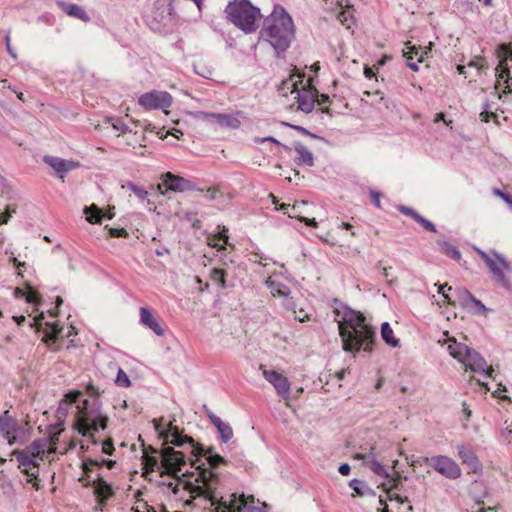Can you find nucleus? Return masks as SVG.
<instances>
[{
    "mask_svg": "<svg viewBox=\"0 0 512 512\" xmlns=\"http://www.w3.org/2000/svg\"><path fill=\"white\" fill-rule=\"evenodd\" d=\"M15 212V208H11L10 206H8L5 212L0 215V225L6 224L11 218L12 214H14Z\"/></svg>",
    "mask_w": 512,
    "mask_h": 512,
    "instance_id": "864d4df0",
    "label": "nucleus"
},
{
    "mask_svg": "<svg viewBox=\"0 0 512 512\" xmlns=\"http://www.w3.org/2000/svg\"><path fill=\"white\" fill-rule=\"evenodd\" d=\"M204 119L214 121L221 127L236 129L240 126V121L230 114L224 113H203Z\"/></svg>",
    "mask_w": 512,
    "mask_h": 512,
    "instance_id": "412c9836",
    "label": "nucleus"
},
{
    "mask_svg": "<svg viewBox=\"0 0 512 512\" xmlns=\"http://www.w3.org/2000/svg\"><path fill=\"white\" fill-rule=\"evenodd\" d=\"M44 318L43 313H41L39 316H36L33 319V322L30 324L32 328H36V330H39L41 327V320Z\"/></svg>",
    "mask_w": 512,
    "mask_h": 512,
    "instance_id": "338daca9",
    "label": "nucleus"
},
{
    "mask_svg": "<svg viewBox=\"0 0 512 512\" xmlns=\"http://www.w3.org/2000/svg\"><path fill=\"white\" fill-rule=\"evenodd\" d=\"M416 222H418L426 231H430L433 233L436 232L435 225L432 222L425 219L424 217H422L421 215L418 216Z\"/></svg>",
    "mask_w": 512,
    "mask_h": 512,
    "instance_id": "8fccbe9b",
    "label": "nucleus"
},
{
    "mask_svg": "<svg viewBox=\"0 0 512 512\" xmlns=\"http://www.w3.org/2000/svg\"><path fill=\"white\" fill-rule=\"evenodd\" d=\"M225 13L230 21L246 33L256 31L261 14L248 0H232Z\"/></svg>",
    "mask_w": 512,
    "mask_h": 512,
    "instance_id": "423d86ee",
    "label": "nucleus"
},
{
    "mask_svg": "<svg viewBox=\"0 0 512 512\" xmlns=\"http://www.w3.org/2000/svg\"><path fill=\"white\" fill-rule=\"evenodd\" d=\"M431 50V47L429 46L425 50H423L421 47L417 48L415 46H409L407 44L406 49L403 51L404 57L407 60V65L413 70L418 71V63H421L424 61V57L428 54V51Z\"/></svg>",
    "mask_w": 512,
    "mask_h": 512,
    "instance_id": "6ab92c4d",
    "label": "nucleus"
},
{
    "mask_svg": "<svg viewBox=\"0 0 512 512\" xmlns=\"http://www.w3.org/2000/svg\"><path fill=\"white\" fill-rule=\"evenodd\" d=\"M457 451H458V456L461 459L462 463L468 467L469 473H475V474L482 473V470H483L482 463L480 462V460L476 456L475 452L471 448H469L463 444H460V445H457Z\"/></svg>",
    "mask_w": 512,
    "mask_h": 512,
    "instance_id": "f3484780",
    "label": "nucleus"
},
{
    "mask_svg": "<svg viewBox=\"0 0 512 512\" xmlns=\"http://www.w3.org/2000/svg\"><path fill=\"white\" fill-rule=\"evenodd\" d=\"M142 464L146 472L159 471L163 468L161 466V460L159 461L157 456L147 455L146 452H144V455L142 456Z\"/></svg>",
    "mask_w": 512,
    "mask_h": 512,
    "instance_id": "7c9ffc66",
    "label": "nucleus"
},
{
    "mask_svg": "<svg viewBox=\"0 0 512 512\" xmlns=\"http://www.w3.org/2000/svg\"><path fill=\"white\" fill-rule=\"evenodd\" d=\"M12 456L16 457L19 462V468L23 473H28V469L37 468V463L27 452L22 450H14L11 453Z\"/></svg>",
    "mask_w": 512,
    "mask_h": 512,
    "instance_id": "393cba45",
    "label": "nucleus"
},
{
    "mask_svg": "<svg viewBox=\"0 0 512 512\" xmlns=\"http://www.w3.org/2000/svg\"><path fill=\"white\" fill-rule=\"evenodd\" d=\"M338 328L344 351L355 353L360 349L372 350L375 332L362 313L345 308L338 320Z\"/></svg>",
    "mask_w": 512,
    "mask_h": 512,
    "instance_id": "f257e3e1",
    "label": "nucleus"
},
{
    "mask_svg": "<svg viewBox=\"0 0 512 512\" xmlns=\"http://www.w3.org/2000/svg\"><path fill=\"white\" fill-rule=\"evenodd\" d=\"M108 418L103 415H99L94 418L91 422L88 414L84 411H80L76 427L80 434L86 436L91 431H98L99 429L104 430L107 427Z\"/></svg>",
    "mask_w": 512,
    "mask_h": 512,
    "instance_id": "4468645a",
    "label": "nucleus"
},
{
    "mask_svg": "<svg viewBox=\"0 0 512 512\" xmlns=\"http://www.w3.org/2000/svg\"><path fill=\"white\" fill-rule=\"evenodd\" d=\"M219 193L220 191L217 187H210L206 190V197L209 200H215Z\"/></svg>",
    "mask_w": 512,
    "mask_h": 512,
    "instance_id": "e2e57ef3",
    "label": "nucleus"
},
{
    "mask_svg": "<svg viewBox=\"0 0 512 512\" xmlns=\"http://www.w3.org/2000/svg\"><path fill=\"white\" fill-rule=\"evenodd\" d=\"M173 98L167 91L152 90L142 94L138 98V104L144 110H162L168 114V108L172 105Z\"/></svg>",
    "mask_w": 512,
    "mask_h": 512,
    "instance_id": "9d476101",
    "label": "nucleus"
},
{
    "mask_svg": "<svg viewBox=\"0 0 512 512\" xmlns=\"http://www.w3.org/2000/svg\"><path fill=\"white\" fill-rule=\"evenodd\" d=\"M486 66V61L483 57L478 56L475 59L471 60L467 67L476 68L478 71L482 70Z\"/></svg>",
    "mask_w": 512,
    "mask_h": 512,
    "instance_id": "3c124183",
    "label": "nucleus"
},
{
    "mask_svg": "<svg viewBox=\"0 0 512 512\" xmlns=\"http://www.w3.org/2000/svg\"><path fill=\"white\" fill-rule=\"evenodd\" d=\"M24 298L30 304L39 305L41 303V295L29 284L26 285Z\"/></svg>",
    "mask_w": 512,
    "mask_h": 512,
    "instance_id": "58836bf2",
    "label": "nucleus"
},
{
    "mask_svg": "<svg viewBox=\"0 0 512 512\" xmlns=\"http://www.w3.org/2000/svg\"><path fill=\"white\" fill-rule=\"evenodd\" d=\"M45 162L59 174L66 173L73 168L70 162L57 157H45Z\"/></svg>",
    "mask_w": 512,
    "mask_h": 512,
    "instance_id": "c756f323",
    "label": "nucleus"
},
{
    "mask_svg": "<svg viewBox=\"0 0 512 512\" xmlns=\"http://www.w3.org/2000/svg\"><path fill=\"white\" fill-rule=\"evenodd\" d=\"M160 457L161 466L163 467L161 476H173L175 482H169L167 486L176 495L179 492V486L181 484L184 485V480L186 479L183 475L181 477L178 476V473L182 471V467L186 465V454L184 450H175L173 447L166 446L160 450ZM163 485H166V483L164 482Z\"/></svg>",
    "mask_w": 512,
    "mask_h": 512,
    "instance_id": "0eeeda50",
    "label": "nucleus"
},
{
    "mask_svg": "<svg viewBox=\"0 0 512 512\" xmlns=\"http://www.w3.org/2000/svg\"><path fill=\"white\" fill-rule=\"evenodd\" d=\"M103 465H106L109 469L114 468L116 465V461L114 460H105L97 461L93 459H88L85 462H83L82 468L87 471H92L94 467H101Z\"/></svg>",
    "mask_w": 512,
    "mask_h": 512,
    "instance_id": "72a5a7b5",
    "label": "nucleus"
},
{
    "mask_svg": "<svg viewBox=\"0 0 512 512\" xmlns=\"http://www.w3.org/2000/svg\"><path fill=\"white\" fill-rule=\"evenodd\" d=\"M62 328L57 323L51 324V331L47 332L44 337L42 338V341L44 343H49L50 341H55L58 337V335L61 333Z\"/></svg>",
    "mask_w": 512,
    "mask_h": 512,
    "instance_id": "37998d69",
    "label": "nucleus"
},
{
    "mask_svg": "<svg viewBox=\"0 0 512 512\" xmlns=\"http://www.w3.org/2000/svg\"><path fill=\"white\" fill-rule=\"evenodd\" d=\"M487 496H488V491L486 489L483 491V493L481 495H476V494L474 495V497L476 499V503L479 506V508L472 512H496L495 508H492V507L484 508L483 507V505H484L483 499L486 498Z\"/></svg>",
    "mask_w": 512,
    "mask_h": 512,
    "instance_id": "c03bdc74",
    "label": "nucleus"
},
{
    "mask_svg": "<svg viewBox=\"0 0 512 512\" xmlns=\"http://www.w3.org/2000/svg\"><path fill=\"white\" fill-rule=\"evenodd\" d=\"M115 382H116V384L118 386L124 387V388H128L131 385V382H130V379H129L128 375L121 368L117 372V376H116Z\"/></svg>",
    "mask_w": 512,
    "mask_h": 512,
    "instance_id": "49530a36",
    "label": "nucleus"
},
{
    "mask_svg": "<svg viewBox=\"0 0 512 512\" xmlns=\"http://www.w3.org/2000/svg\"><path fill=\"white\" fill-rule=\"evenodd\" d=\"M84 214L86 215V220L91 224H100L104 217L103 211L96 204L85 207Z\"/></svg>",
    "mask_w": 512,
    "mask_h": 512,
    "instance_id": "c85d7f7f",
    "label": "nucleus"
},
{
    "mask_svg": "<svg viewBox=\"0 0 512 512\" xmlns=\"http://www.w3.org/2000/svg\"><path fill=\"white\" fill-rule=\"evenodd\" d=\"M109 236L112 238H127L129 236L128 232L124 228H110Z\"/></svg>",
    "mask_w": 512,
    "mask_h": 512,
    "instance_id": "603ef678",
    "label": "nucleus"
},
{
    "mask_svg": "<svg viewBox=\"0 0 512 512\" xmlns=\"http://www.w3.org/2000/svg\"><path fill=\"white\" fill-rule=\"evenodd\" d=\"M28 476L27 482L32 484L35 490H40L41 486L38 480V471L35 468L28 469V473H25Z\"/></svg>",
    "mask_w": 512,
    "mask_h": 512,
    "instance_id": "de8ad7c7",
    "label": "nucleus"
},
{
    "mask_svg": "<svg viewBox=\"0 0 512 512\" xmlns=\"http://www.w3.org/2000/svg\"><path fill=\"white\" fill-rule=\"evenodd\" d=\"M291 76L289 79L284 80L281 84V90H291L294 102L291 104L292 108L296 110L309 113L313 110L316 103L317 89L312 86L311 79L307 80V83L303 84L304 75Z\"/></svg>",
    "mask_w": 512,
    "mask_h": 512,
    "instance_id": "39448f33",
    "label": "nucleus"
},
{
    "mask_svg": "<svg viewBox=\"0 0 512 512\" xmlns=\"http://www.w3.org/2000/svg\"><path fill=\"white\" fill-rule=\"evenodd\" d=\"M437 286V284H435ZM452 291V287L448 286L447 284H439L438 285V293L442 295L443 297V300H442V303L445 304H451V305H455V300L452 299V296L448 293Z\"/></svg>",
    "mask_w": 512,
    "mask_h": 512,
    "instance_id": "a19ab883",
    "label": "nucleus"
},
{
    "mask_svg": "<svg viewBox=\"0 0 512 512\" xmlns=\"http://www.w3.org/2000/svg\"><path fill=\"white\" fill-rule=\"evenodd\" d=\"M94 494L100 506L106 504V501L113 496L114 492L111 487L100 475L93 479Z\"/></svg>",
    "mask_w": 512,
    "mask_h": 512,
    "instance_id": "aec40b11",
    "label": "nucleus"
},
{
    "mask_svg": "<svg viewBox=\"0 0 512 512\" xmlns=\"http://www.w3.org/2000/svg\"><path fill=\"white\" fill-rule=\"evenodd\" d=\"M112 127L116 131H120L123 134L126 133V126L119 120H115L114 122H112Z\"/></svg>",
    "mask_w": 512,
    "mask_h": 512,
    "instance_id": "69168bd1",
    "label": "nucleus"
},
{
    "mask_svg": "<svg viewBox=\"0 0 512 512\" xmlns=\"http://www.w3.org/2000/svg\"><path fill=\"white\" fill-rule=\"evenodd\" d=\"M140 322L151 329L156 335L163 336L164 330L158 320L152 315L146 307L140 308Z\"/></svg>",
    "mask_w": 512,
    "mask_h": 512,
    "instance_id": "4be33fe9",
    "label": "nucleus"
},
{
    "mask_svg": "<svg viewBox=\"0 0 512 512\" xmlns=\"http://www.w3.org/2000/svg\"><path fill=\"white\" fill-rule=\"evenodd\" d=\"M443 343L447 344L449 354L463 364L465 371L469 369L472 372L484 373L490 378L493 377V367L487 365L486 360L478 352L457 342L454 337H448Z\"/></svg>",
    "mask_w": 512,
    "mask_h": 512,
    "instance_id": "20e7f679",
    "label": "nucleus"
},
{
    "mask_svg": "<svg viewBox=\"0 0 512 512\" xmlns=\"http://www.w3.org/2000/svg\"><path fill=\"white\" fill-rule=\"evenodd\" d=\"M497 81L495 89L498 90L504 85L503 94H512V49L507 52L506 57L499 62L496 68Z\"/></svg>",
    "mask_w": 512,
    "mask_h": 512,
    "instance_id": "f8f14e48",
    "label": "nucleus"
},
{
    "mask_svg": "<svg viewBox=\"0 0 512 512\" xmlns=\"http://www.w3.org/2000/svg\"><path fill=\"white\" fill-rule=\"evenodd\" d=\"M482 111L480 112V120L482 122L488 123L493 120L496 124H498V115L491 111V105L489 103L483 104Z\"/></svg>",
    "mask_w": 512,
    "mask_h": 512,
    "instance_id": "e433bc0d",
    "label": "nucleus"
},
{
    "mask_svg": "<svg viewBox=\"0 0 512 512\" xmlns=\"http://www.w3.org/2000/svg\"><path fill=\"white\" fill-rule=\"evenodd\" d=\"M82 396V392L79 390L70 391L65 394L64 399L60 403V407L66 404L76 403Z\"/></svg>",
    "mask_w": 512,
    "mask_h": 512,
    "instance_id": "a18cd8bd",
    "label": "nucleus"
},
{
    "mask_svg": "<svg viewBox=\"0 0 512 512\" xmlns=\"http://www.w3.org/2000/svg\"><path fill=\"white\" fill-rule=\"evenodd\" d=\"M174 422L175 419L170 421L168 424L164 423V418L153 420L155 431L158 433L159 438L163 440V444L185 447V443H192L193 438L183 435Z\"/></svg>",
    "mask_w": 512,
    "mask_h": 512,
    "instance_id": "1a4fd4ad",
    "label": "nucleus"
},
{
    "mask_svg": "<svg viewBox=\"0 0 512 512\" xmlns=\"http://www.w3.org/2000/svg\"><path fill=\"white\" fill-rule=\"evenodd\" d=\"M391 270H392V267H384L382 269L383 277L386 279L388 284H393L397 280L396 277L392 276Z\"/></svg>",
    "mask_w": 512,
    "mask_h": 512,
    "instance_id": "4d7b16f0",
    "label": "nucleus"
},
{
    "mask_svg": "<svg viewBox=\"0 0 512 512\" xmlns=\"http://www.w3.org/2000/svg\"><path fill=\"white\" fill-rule=\"evenodd\" d=\"M381 335L383 340L390 346L396 347L398 345V339L394 337V333L389 323L385 322L381 327Z\"/></svg>",
    "mask_w": 512,
    "mask_h": 512,
    "instance_id": "473e14b6",
    "label": "nucleus"
},
{
    "mask_svg": "<svg viewBox=\"0 0 512 512\" xmlns=\"http://www.w3.org/2000/svg\"><path fill=\"white\" fill-rule=\"evenodd\" d=\"M455 294L458 297L461 305L465 306L468 303H471L473 299L475 298L467 289L465 288H458L455 289Z\"/></svg>",
    "mask_w": 512,
    "mask_h": 512,
    "instance_id": "79ce46f5",
    "label": "nucleus"
},
{
    "mask_svg": "<svg viewBox=\"0 0 512 512\" xmlns=\"http://www.w3.org/2000/svg\"><path fill=\"white\" fill-rule=\"evenodd\" d=\"M260 368L262 369L263 377L273 385L278 396L288 401L290 398V382L288 378L276 370L263 369V366Z\"/></svg>",
    "mask_w": 512,
    "mask_h": 512,
    "instance_id": "ddd939ff",
    "label": "nucleus"
},
{
    "mask_svg": "<svg viewBox=\"0 0 512 512\" xmlns=\"http://www.w3.org/2000/svg\"><path fill=\"white\" fill-rule=\"evenodd\" d=\"M188 446L190 449L191 457L189 458L190 465L192 468H194V471H186L183 473V476L186 478L184 480V489L192 492L194 491L193 482L195 484H198L195 482V479L197 478L198 472L200 471H209L213 474H218L217 472H214L210 469L206 468V463L202 461V458L205 459V461L209 458L210 454L214 453L213 447L204 448L201 444L195 442L193 439L192 443H185V446Z\"/></svg>",
    "mask_w": 512,
    "mask_h": 512,
    "instance_id": "6e6552de",
    "label": "nucleus"
},
{
    "mask_svg": "<svg viewBox=\"0 0 512 512\" xmlns=\"http://www.w3.org/2000/svg\"><path fill=\"white\" fill-rule=\"evenodd\" d=\"M501 436L508 443H512V422L505 421V427L501 431Z\"/></svg>",
    "mask_w": 512,
    "mask_h": 512,
    "instance_id": "09e8293b",
    "label": "nucleus"
},
{
    "mask_svg": "<svg viewBox=\"0 0 512 512\" xmlns=\"http://www.w3.org/2000/svg\"><path fill=\"white\" fill-rule=\"evenodd\" d=\"M193 482L194 491L190 492L193 499L197 497L204 498L209 501L211 506L215 507L216 512H240L246 506L244 495L239 497L236 494H231L228 501L224 500L219 492L220 477L219 474H213L209 471L198 472L197 478Z\"/></svg>",
    "mask_w": 512,
    "mask_h": 512,
    "instance_id": "f03ea898",
    "label": "nucleus"
},
{
    "mask_svg": "<svg viewBox=\"0 0 512 512\" xmlns=\"http://www.w3.org/2000/svg\"><path fill=\"white\" fill-rule=\"evenodd\" d=\"M260 37L277 53L285 51L294 38V25L290 15L281 6H275L265 20Z\"/></svg>",
    "mask_w": 512,
    "mask_h": 512,
    "instance_id": "7ed1b4c3",
    "label": "nucleus"
},
{
    "mask_svg": "<svg viewBox=\"0 0 512 512\" xmlns=\"http://www.w3.org/2000/svg\"><path fill=\"white\" fill-rule=\"evenodd\" d=\"M370 196H371V200H372V203L377 207V208H381V193L380 192H377V191H372L370 193Z\"/></svg>",
    "mask_w": 512,
    "mask_h": 512,
    "instance_id": "bf43d9fd",
    "label": "nucleus"
},
{
    "mask_svg": "<svg viewBox=\"0 0 512 512\" xmlns=\"http://www.w3.org/2000/svg\"><path fill=\"white\" fill-rule=\"evenodd\" d=\"M163 186L165 187V191L184 192L193 189V183L191 181L174 175L171 172H167L164 175L163 182L158 185V188L161 190Z\"/></svg>",
    "mask_w": 512,
    "mask_h": 512,
    "instance_id": "dca6fc26",
    "label": "nucleus"
},
{
    "mask_svg": "<svg viewBox=\"0 0 512 512\" xmlns=\"http://www.w3.org/2000/svg\"><path fill=\"white\" fill-rule=\"evenodd\" d=\"M301 222L305 223L307 226H311L313 228L318 227V222L315 220V218H307L304 217L301 219Z\"/></svg>",
    "mask_w": 512,
    "mask_h": 512,
    "instance_id": "774afa93",
    "label": "nucleus"
},
{
    "mask_svg": "<svg viewBox=\"0 0 512 512\" xmlns=\"http://www.w3.org/2000/svg\"><path fill=\"white\" fill-rule=\"evenodd\" d=\"M18 431V422L9 415V411H5L0 417V433L9 434V432Z\"/></svg>",
    "mask_w": 512,
    "mask_h": 512,
    "instance_id": "cd10ccee",
    "label": "nucleus"
},
{
    "mask_svg": "<svg viewBox=\"0 0 512 512\" xmlns=\"http://www.w3.org/2000/svg\"><path fill=\"white\" fill-rule=\"evenodd\" d=\"M475 251L478 253V255L481 257V259L485 262V264L488 266L490 272L493 274V276L497 280L503 279V269L508 268V263L504 258L499 256L496 253H493V255H489L488 253L484 252L483 250L476 248Z\"/></svg>",
    "mask_w": 512,
    "mask_h": 512,
    "instance_id": "2eb2a0df",
    "label": "nucleus"
},
{
    "mask_svg": "<svg viewBox=\"0 0 512 512\" xmlns=\"http://www.w3.org/2000/svg\"><path fill=\"white\" fill-rule=\"evenodd\" d=\"M297 154V163L304 164L307 166H313L314 157L311 151L302 143H297L294 147Z\"/></svg>",
    "mask_w": 512,
    "mask_h": 512,
    "instance_id": "a878e982",
    "label": "nucleus"
},
{
    "mask_svg": "<svg viewBox=\"0 0 512 512\" xmlns=\"http://www.w3.org/2000/svg\"><path fill=\"white\" fill-rule=\"evenodd\" d=\"M424 463L448 479H458L461 476L459 465L447 456L425 458Z\"/></svg>",
    "mask_w": 512,
    "mask_h": 512,
    "instance_id": "9b49d317",
    "label": "nucleus"
},
{
    "mask_svg": "<svg viewBox=\"0 0 512 512\" xmlns=\"http://www.w3.org/2000/svg\"><path fill=\"white\" fill-rule=\"evenodd\" d=\"M338 7L339 12L337 14V19L347 29L352 28V26L355 24L353 6L350 4L343 6L341 2H338Z\"/></svg>",
    "mask_w": 512,
    "mask_h": 512,
    "instance_id": "5701e85b",
    "label": "nucleus"
},
{
    "mask_svg": "<svg viewBox=\"0 0 512 512\" xmlns=\"http://www.w3.org/2000/svg\"><path fill=\"white\" fill-rule=\"evenodd\" d=\"M228 229L223 226L222 230L215 235L209 236L207 238V244L210 247L217 248L218 250L225 249V245L228 243Z\"/></svg>",
    "mask_w": 512,
    "mask_h": 512,
    "instance_id": "bb28decb",
    "label": "nucleus"
},
{
    "mask_svg": "<svg viewBox=\"0 0 512 512\" xmlns=\"http://www.w3.org/2000/svg\"><path fill=\"white\" fill-rule=\"evenodd\" d=\"M29 450L31 452L30 456H32L33 458L38 457V456H40V454L44 453V451L40 450V445L37 444L36 442L31 444V446L29 447Z\"/></svg>",
    "mask_w": 512,
    "mask_h": 512,
    "instance_id": "680f3d73",
    "label": "nucleus"
},
{
    "mask_svg": "<svg viewBox=\"0 0 512 512\" xmlns=\"http://www.w3.org/2000/svg\"><path fill=\"white\" fill-rule=\"evenodd\" d=\"M440 252L455 261L461 260V253L458 248L450 242H439Z\"/></svg>",
    "mask_w": 512,
    "mask_h": 512,
    "instance_id": "2f4dec72",
    "label": "nucleus"
},
{
    "mask_svg": "<svg viewBox=\"0 0 512 512\" xmlns=\"http://www.w3.org/2000/svg\"><path fill=\"white\" fill-rule=\"evenodd\" d=\"M209 418H210L212 424L217 428V430L220 434L221 440L224 443H227L228 441H230L233 437V430H232V427L230 426V424L223 422L220 419V417H218L214 414H210Z\"/></svg>",
    "mask_w": 512,
    "mask_h": 512,
    "instance_id": "b1692460",
    "label": "nucleus"
},
{
    "mask_svg": "<svg viewBox=\"0 0 512 512\" xmlns=\"http://www.w3.org/2000/svg\"><path fill=\"white\" fill-rule=\"evenodd\" d=\"M3 438L7 440L10 446L14 445L17 441V432H9V434H2Z\"/></svg>",
    "mask_w": 512,
    "mask_h": 512,
    "instance_id": "0e129e2a",
    "label": "nucleus"
},
{
    "mask_svg": "<svg viewBox=\"0 0 512 512\" xmlns=\"http://www.w3.org/2000/svg\"><path fill=\"white\" fill-rule=\"evenodd\" d=\"M206 468L210 469L214 472L216 468H218L220 465H226L227 461L224 457H222L219 454H210L209 458L206 460Z\"/></svg>",
    "mask_w": 512,
    "mask_h": 512,
    "instance_id": "4c0bfd02",
    "label": "nucleus"
},
{
    "mask_svg": "<svg viewBox=\"0 0 512 512\" xmlns=\"http://www.w3.org/2000/svg\"><path fill=\"white\" fill-rule=\"evenodd\" d=\"M306 205L305 201L295 202L291 205L290 211H287V214L291 218H296L299 221L303 218V207Z\"/></svg>",
    "mask_w": 512,
    "mask_h": 512,
    "instance_id": "ea45409f",
    "label": "nucleus"
},
{
    "mask_svg": "<svg viewBox=\"0 0 512 512\" xmlns=\"http://www.w3.org/2000/svg\"><path fill=\"white\" fill-rule=\"evenodd\" d=\"M65 11H66V13L69 16L78 18V19H80L82 21H88L89 20V16L85 12V10L82 7H80V6L76 5V4L68 5L66 7Z\"/></svg>",
    "mask_w": 512,
    "mask_h": 512,
    "instance_id": "f704fd0d",
    "label": "nucleus"
},
{
    "mask_svg": "<svg viewBox=\"0 0 512 512\" xmlns=\"http://www.w3.org/2000/svg\"><path fill=\"white\" fill-rule=\"evenodd\" d=\"M115 451L112 439H107L102 444V452L108 455H112Z\"/></svg>",
    "mask_w": 512,
    "mask_h": 512,
    "instance_id": "6e6d98bb",
    "label": "nucleus"
},
{
    "mask_svg": "<svg viewBox=\"0 0 512 512\" xmlns=\"http://www.w3.org/2000/svg\"><path fill=\"white\" fill-rule=\"evenodd\" d=\"M131 190L133 191V193L140 199L144 200L146 199L148 193L146 190H144L143 188H140L138 186H135L133 185Z\"/></svg>",
    "mask_w": 512,
    "mask_h": 512,
    "instance_id": "13d9d810",
    "label": "nucleus"
},
{
    "mask_svg": "<svg viewBox=\"0 0 512 512\" xmlns=\"http://www.w3.org/2000/svg\"><path fill=\"white\" fill-rule=\"evenodd\" d=\"M354 459L363 460L364 463L377 475L389 477L384 466L376 458L375 448L371 447L368 452L356 453Z\"/></svg>",
    "mask_w": 512,
    "mask_h": 512,
    "instance_id": "a211bd4d",
    "label": "nucleus"
},
{
    "mask_svg": "<svg viewBox=\"0 0 512 512\" xmlns=\"http://www.w3.org/2000/svg\"><path fill=\"white\" fill-rule=\"evenodd\" d=\"M398 210H399L402 214H404V215H406V216H408V217H411V218H412V219H414L415 221L417 220L418 216L420 215V214H418L415 210H413L412 208H409V207H406V206H400V207L398 208Z\"/></svg>",
    "mask_w": 512,
    "mask_h": 512,
    "instance_id": "5fc2aeb1",
    "label": "nucleus"
},
{
    "mask_svg": "<svg viewBox=\"0 0 512 512\" xmlns=\"http://www.w3.org/2000/svg\"><path fill=\"white\" fill-rule=\"evenodd\" d=\"M226 271L221 268H213L210 273V278L213 282L217 283L221 288H226Z\"/></svg>",
    "mask_w": 512,
    "mask_h": 512,
    "instance_id": "c9c22d12",
    "label": "nucleus"
},
{
    "mask_svg": "<svg viewBox=\"0 0 512 512\" xmlns=\"http://www.w3.org/2000/svg\"><path fill=\"white\" fill-rule=\"evenodd\" d=\"M84 471V475L79 479L80 482L83 483V486L85 487H88V486H93V480L90 478V472L91 471H86L83 469Z\"/></svg>",
    "mask_w": 512,
    "mask_h": 512,
    "instance_id": "052dcab7",
    "label": "nucleus"
}]
</instances>
